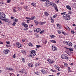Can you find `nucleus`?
I'll return each instance as SVG.
<instances>
[{
	"label": "nucleus",
	"instance_id": "obj_56",
	"mask_svg": "<svg viewBox=\"0 0 76 76\" xmlns=\"http://www.w3.org/2000/svg\"><path fill=\"white\" fill-rule=\"evenodd\" d=\"M6 43L7 44H9L10 42H6Z\"/></svg>",
	"mask_w": 76,
	"mask_h": 76
},
{
	"label": "nucleus",
	"instance_id": "obj_26",
	"mask_svg": "<svg viewBox=\"0 0 76 76\" xmlns=\"http://www.w3.org/2000/svg\"><path fill=\"white\" fill-rule=\"evenodd\" d=\"M45 31V30H42L41 31L40 33V34H43L44 32Z\"/></svg>",
	"mask_w": 76,
	"mask_h": 76
},
{
	"label": "nucleus",
	"instance_id": "obj_49",
	"mask_svg": "<svg viewBox=\"0 0 76 76\" xmlns=\"http://www.w3.org/2000/svg\"><path fill=\"white\" fill-rule=\"evenodd\" d=\"M21 70V71H20L19 72L20 73H23V69Z\"/></svg>",
	"mask_w": 76,
	"mask_h": 76
},
{
	"label": "nucleus",
	"instance_id": "obj_32",
	"mask_svg": "<svg viewBox=\"0 0 76 76\" xmlns=\"http://www.w3.org/2000/svg\"><path fill=\"white\" fill-rule=\"evenodd\" d=\"M36 66H39V63H37L36 64Z\"/></svg>",
	"mask_w": 76,
	"mask_h": 76
},
{
	"label": "nucleus",
	"instance_id": "obj_40",
	"mask_svg": "<svg viewBox=\"0 0 76 76\" xmlns=\"http://www.w3.org/2000/svg\"><path fill=\"white\" fill-rule=\"evenodd\" d=\"M66 53L68 55H70V52L69 51H67V52H66Z\"/></svg>",
	"mask_w": 76,
	"mask_h": 76
},
{
	"label": "nucleus",
	"instance_id": "obj_8",
	"mask_svg": "<svg viewBox=\"0 0 76 76\" xmlns=\"http://www.w3.org/2000/svg\"><path fill=\"white\" fill-rule=\"evenodd\" d=\"M55 69H56L58 71H60L61 69H60V68L57 65H56L55 66Z\"/></svg>",
	"mask_w": 76,
	"mask_h": 76
},
{
	"label": "nucleus",
	"instance_id": "obj_46",
	"mask_svg": "<svg viewBox=\"0 0 76 76\" xmlns=\"http://www.w3.org/2000/svg\"><path fill=\"white\" fill-rule=\"evenodd\" d=\"M55 10H56L57 11V12H58V9H57V8H55Z\"/></svg>",
	"mask_w": 76,
	"mask_h": 76
},
{
	"label": "nucleus",
	"instance_id": "obj_44",
	"mask_svg": "<svg viewBox=\"0 0 76 76\" xmlns=\"http://www.w3.org/2000/svg\"><path fill=\"white\" fill-rule=\"evenodd\" d=\"M15 23V22H14V23L12 24L13 26H15V25H16V23Z\"/></svg>",
	"mask_w": 76,
	"mask_h": 76
},
{
	"label": "nucleus",
	"instance_id": "obj_58",
	"mask_svg": "<svg viewBox=\"0 0 76 76\" xmlns=\"http://www.w3.org/2000/svg\"><path fill=\"white\" fill-rule=\"evenodd\" d=\"M30 21V20H27V23H29V21Z\"/></svg>",
	"mask_w": 76,
	"mask_h": 76
},
{
	"label": "nucleus",
	"instance_id": "obj_9",
	"mask_svg": "<svg viewBox=\"0 0 76 76\" xmlns=\"http://www.w3.org/2000/svg\"><path fill=\"white\" fill-rule=\"evenodd\" d=\"M47 60L49 61L50 63V64H53V63H54V61H53V60L51 59H47Z\"/></svg>",
	"mask_w": 76,
	"mask_h": 76
},
{
	"label": "nucleus",
	"instance_id": "obj_36",
	"mask_svg": "<svg viewBox=\"0 0 76 76\" xmlns=\"http://www.w3.org/2000/svg\"><path fill=\"white\" fill-rule=\"evenodd\" d=\"M51 42H53V43H56V41L54 40H52L51 41Z\"/></svg>",
	"mask_w": 76,
	"mask_h": 76
},
{
	"label": "nucleus",
	"instance_id": "obj_13",
	"mask_svg": "<svg viewBox=\"0 0 76 76\" xmlns=\"http://www.w3.org/2000/svg\"><path fill=\"white\" fill-rule=\"evenodd\" d=\"M2 20H4V21H5V22H7L9 21V19L7 18H3Z\"/></svg>",
	"mask_w": 76,
	"mask_h": 76
},
{
	"label": "nucleus",
	"instance_id": "obj_50",
	"mask_svg": "<svg viewBox=\"0 0 76 76\" xmlns=\"http://www.w3.org/2000/svg\"><path fill=\"white\" fill-rule=\"evenodd\" d=\"M6 69L7 70H10V68H8V67H6Z\"/></svg>",
	"mask_w": 76,
	"mask_h": 76
},
{
	"label": "nucleus",
	"instance_id": "obj_62",
	"mask_svg": "<svg viewBox=\"0 0 76 76\" xmlns=\"http://www.w3.org/2000/svg\"><path fill=\"white\" fill-rule=\"evenodd\" d=\"M35 23L37 25H38V22H37V21H35Z\"/></svg>",
	"mask_w": 76,
	"mask_h": 76
},
{
	"label": "nucleus",
	"instance_id": "obj_61",
	"mask_svg": "<svg viewBox=\"0 0 76 76\" xmlns=\"http://www.w3.org/2000/svg\"><path fill=\"white\" fill-rule=\"evenodd\" d=\"M29 57H32V55H29L28 56Z\"/></svg>",
	"mask_w": 76,
	"mask_h": 76
},
{
	"label": "nucleus",
	"instance_id": "obj_24",
	"mask_svg": "<svg viewBox=\"0 0 76 76\" xmlns=\"http://www.w3.org/2000/svg\"><path fill=\"white\" fill-rule=\"evenodd\" d=\"M28 45L29 46H30L31 47H34V45L32 44V43H29Z\"/></svg>",
	"mask_w": 76,
	"mask_h": 76
},
{
	"label": "nucleus",
	"instance_id": "obj_53",
	"mask_svg": "<svg viewBox=\"0 0 76 76\" xmlns=\"http://www.w3.org/2000/svg\"><path fill=\"white\" fill-rule=\"evenodd\" d=\"M22 25H23V26H24V25H25V23L23 22H22Z\"/></svg>",
	"mask_w": 76,
	"mask_h": 76
},
{
	"label": "nucleus",
	"instance_id": "obj_25",
	"mask_svg": "<svg viewBox=\"0 0 76 76\" xmlns=\"http://www.w3.org/2000/svg\"><path fill=\"white\" fill-rule=\"evenodd\" d=\"M68 13L69 15H72L73 14V12L71 11H69L68 12Z\"/></svg>",
	"mask_w": 76,
	"mask_h": 76
},
{
	"label": "nucleus",
	"instance_id": "obj_45",
	"mask_svg": "<svg viewBox=\"0 0 76 76\" xmlns=\"http://www.w3.org/2000/svg\"><path fill=\"white\" fill-rule=\"evenodd\" d=\"M26 19H29V20H31V18H28V17H26Z\"/></svg>",
	"mask_w": 76,
	"mask_h": 76
},
{
	"label": "nucleus",
	"instance_id": "obj_30",
	"mask_svg": "<svg viewBox=\"0 0 76 76\" xmlns=\"http://www.w3.org/2000/svg\"><path fill=\"white\" fill-rule=\"evenodd\" d=\"M14 22H18V19L16 18L15 19Z\"/></svg>",
	"mask_w": 76,
	"mask_h": 76
},
{
	"label": "nucleus",
	"instance_id": "obj_15",
	"mask_svg": "<svg viewBox=\"0 0 76 76\" xmlns=\"http://www.w3.org/2000/svg\"><path fill=\"white\" fill-rule=\"evenodd\" d=\"M41 72L43 74H45V73H47V72L45 71V70H44V69H42L41 70Z\"/></svg>",
	"mask_w": 76,
	"mask_h": 76
},
{
	"label": "nucleus",
	"instance_id": "obj_55",
	"mask_svg": "<svg viewBox=\"0 0 76 76\" xmlns=\"http://www.w3.org/2000/svg\"><path fill=\"white\" fill-rule=\"evenodd\" d=\"M13 58H16V56L15 54L13 56Z\"/></svg>",
	"mask_w": 76,
	"mask_h": 76
},
{
	"label": "nucleus",
	"instance_id": "obj_14",
	"mask_svg": "<svg viewBox=\"0 0 76 76\" xmlns=\"http://www.w3.org/2000/svg\"><path fill=\"white\" fill-rule=\"evenodd\" d=\"M31 4L32 6H34V7H37V4L35 3H31Z\"/></svg>",
	"mask_w": 76,
	"mask_h": 76
},
{
	"label": "nucleus",
	"instance_id": "obj_39",
	"mask_svg": "<svg viewBox=\"0 0 76 76\" xmlns=\"http://www.w3.org/2000/svg\"><path fill=\"white\" fill-rule=\"evenodd\" d=\"M36 46H37V48H39V47H41L40 45H36Z\"/></svg>",
	"mask_w": 76,
	"mask_h": 76
},
{
	"label": "nucleus",
	"instance_id": "obj_12",
	"mask_svg": "<svg viewBox=\"0 0 76 76\" xmlns=\"http://www.w3.org/2000/svg\"><path fill=\"white\" fill-rule=\"evenodd\" d=\"M28 65L29 67H34V65L31 63H29Z\"/></svg>",
	"mask_w": 76,
	"mask_h": 76
},
{
	"label": "nucleus",
	"instance_id": "obj_47",
	"mask_svg": "<svg viewBox=\"0 0 76 76\" xmlns=\"http://www.w3.org/2000/svg\"><path fill=\"white\" fill-rule=\"evenodd\" d=\"M51 22L52 23H54V19H53L52 20H51Z\"/></svg>",
	"mask_w": 76,
	"mask_h": 76
},
{
	"label": "nucleus",
	"instance_id": "obj_7",
	"mask_svg": "<svg viewBox=\"0 0 76 76\" xmlns=\"http://www.w3.org/2000/svg\"><path fill=\"white\" fill-rule=\"evenodd\" d=\"M52 50L53 51H56V50H57V48L54 46H52Z\"/></svg>",
	"mask_w": 76,
	"mask_h": 76
},
{
	"label": "nucleus",
	"instance_id": "obj_43",
	"mask_svg": "<svg viewBox=\"0 0 76 76\" xmlns=\"http://www.w3.org/2000/svg\"><path fill=\"white\" fill-rule=\"evenodd\" d=\"M24 9H26V10H27V9H28V7H27V6H25Z\"/></svg>",
	"mask_w": 76,
	"mask_h": 76
},
{
	"label": "nucleus",
	"instance_id": "obj_54",
	"mask_svg": "<svg viewBox=\"0 0 76 76\" xmlns=\"http://www.w3.org/2000/svg\"><path fill=\"white\" fill-rule=\"evenodd\" d=\"M14 12H16V10L15 9H13Z\"/></svg>",
	"mask_w": 76,
	"mask_h": 76
},
{
	"label": "nucleus",
	"instance_id": "obj_6",
	"mask_svg": "<svg viewBox=\"0 0 76 76\" xmlns=\"http://www.w3.org/2000/svg\"><path fill=\"white\" fill-rule=\"evenodd\" d=\"M16 45L17 47H18V48H20V47H22L21 45H20V43L19 42H16Z\"/></svg>",
	"mask_w": 76,
	"mask_h": 76
},
{
	"label": "nucleus",
	"instance_id": "obj_16",
	"mask_svg": "<svg viewBox=\"0 0 76 76\" xmlns=\"http://www.w3.org/2000/svg\"><path fill=\"white\" fill-rule=\"evenodd\" d=\"M36 32H41V29L39 28H36Z\"/></svg>",
	"mask_w": 76,
	"mask_h": 76
},
{
	"label": "nucleus",
	"instance_id": "obj_3",
	"mask_svg": "<svg viewBox=\"0 0 76 76\" xmlns=\"http://www.w3.org/2000/svg\"><path fill=\"white\" fill-rule=\"evenodd\" d=\"M61 57L62 59H65V60H69V57L67 56L66 54H64L62 55L61 56Z\"/></svg>",
	"mask_w": 76,
	"mask_h": 76
},
{
	"label": "nucleus",
	"instance_id": "obj_42",
	"mask_svg": "<svg viewBox=\"0 0 76 76\" xmlns=\"http://www.w3.org/2000/svg\"><path fill=\"white\" fill-rule=\"evenodd\" d=\"M71 34H75V31H73V30L71 31Z\"/></svg>",
	"mask_w": 76,
	"mask_h": 76
},
{
	"label": "nucleus",
	"instance_id": "obj_27",
	"mask_svg": "<svg viewBox=\"0 0 76 76\" xmlns=\"http://www.w3.org/2000/svg\"><path fill=\"white\" fill-rule=\"evenodd\" d=\"M24 26L25 28H28V25L27 24H25Z\"/></svg>",
	"mask_w": 76,
	"mask_h": 76
},
{
	"label": "nucleus",
	"instance_id": "obj_37",
	"mask_svg": "<svg viewBox=\"0 0 76 76\" xmlns=\"http://www.w3.org/2000/svg\"><path fill=\"white\" fill-rule=\"evenodd\" d=\"M50 37H51V38H54V37H55V36L54 35H50Z\"/></svg>",
	"mask_w": 76,
	"mask_h": 76
},
{
	"label": "nucleus",
	"instance_id": "obj_35",
	"mask_svg": "<svg viewBox=\"0 0 76 76\" xmlns=\"http://www.w3.org/2000/svg\"><path fill=\"white\" fill-rule=\"evenodd\" d=\"M64 65L66 67H68L69 66V65H68L67 64L65 63L64 64Z\"/></svg>",
	"mask_w": 76,
	"mask_h": 76
},
{
	"label": "nucleus",
	"instance_id": "obj_19",
	"mask_svg": "<svg viewBox=\"0 0 76 76\" xmlns=\"http://www.w3.org/2000/svg\"><path fill=\"white\" fill-rule=\"evenodd\" d=\"M36 75H40V74H41L40 72H39V71H36Z\"/></svg>",
	"mask_w": 76,
	"mask_h": 76
},
{
	"label": "nucleus",
	"instance_id": "obj_5",
	"mask_svg": "<svg viewBox=\"0 0 76 76\" xmlns=\"http://www.w3.org/2000/svg\"><path fill=\"white\" fill-rule=\"evenodd\" d=\"M30 53L31 54H32L34 56H35L37 54L36 52L34 50H32L30 51Z\"/></svg>",
	"mask_w": 76,
	"mask_h": 76
},
{
	"label": "nucleus",
	"instance_id": "obj_17",
	"mask_svg": "<svg viewBox=\"0 0 76 76\" xmlns=\"http://www.w3.org/2000/svg\"><path fill=\"white\" fill-rule=\"evenodd\" d=\"M45 23H46V21H45L44 22H39V24H40V25H44V24H45Z\"/></svg>",
	"mask_w": 76,
	"mask_h": 76
},
{
	"label": "nucleus",
	"instance_id": "obj_10",
	"mask_svg": "<svg viewBox=\"0 0 76 76\" xmlns=\"http://www.w3.org/2000/svg\"><path fill=\"white\" fill-rule=\"evenodd\" d=\"M66 7L67 9L69 10H72V8H71V7H70L69 5H67L66 6Z\"/></svg>",
	"mask_w": 76,
	"mask_h": 76
},
{
	"label": "nucleus",
	"instance_id": "obj_48",
	"mask_svg": "<svg viewBox=\"0 0 76 76\" xmlns=\"http://www.w3.org/2000/svg\"><path fill=\"white\" fill-rule=\"evenodd\" d=\"M51 71H52V72H56V71L54 70L53 69H51Z\"/></svg>",
	"mask_w": 76,
	"mask_h": 76
},
{
	"label": "nucleus",
	"instance_id": "obj_57",
	"mask_svg": "<svg viewBox=\"0 0 76 76\" xmlns=\"http://www.w3.org/2000/svg\"><path fill=\"white\" fill-rule=\"evenodd\" d=\"M47 40H46L44 42L45 44H47Z\"/></svg>",
	"mask_w": 76,
	"mask_h": 76
},
{
	"label": "nucleus",
	"instance_id": "obj_4",
	"mask_svg": "<svg viewBox=\"0 0 76 76\" xmlns=\"http://www.w3.org/2000/svg\"><path fill=\"white\" fill-rule=\"evenodd\" d=\"M64 42L66 45L70 46V47L72 46V43L69 41H65Z\"/></svg>",
	"mask_w": 76,
	"mask_h": 76
},
{
	"label": "nucleus",
	"instance_id": "obj_11",
	"mask_svg": "<svg viewBox=\"0 0 76 76\" xmlns=\"http://www.w3.org/2000/svg\"><path fill=\"white\" fill-rule=\"evenodd\" d=\"M9 50L7 49H6V50H5L4 51V53L5 54H7L9 53Z\"/></svg>",
	"mask_w": 76,
	"mask_h": 76
},
{
	"label": "nucleus",
	"instance_id": "obj_2",
	"mask_svg": "<svg viewBox=\"0 0 76 76\" xmlns=\"http://www.w3.org/2000/svg\"><path fill=\"white\" fill-rule=\"evenodd\" d=\"M6 18V15L2 12H1L0 13V19L1 20H2L3 19Z\"/></svg>",
	"mask_w": 76,
	"mask_h": 76
},
{
	"label": "nucleus",
	"instance_id": "obj_1",
	"mask_svg": "<svg viewBox=\"0 0 76 76\" xmlns=\"http://www.w3.org/2000/svg\"><path fill=\"white\" fill-rule=\"evenodd\" d=\"M66 12H64L61 13V15H63V17L64 19L66 20H69L70 19V15H69L67 14H65Z\"/></svg>",
	"mask_w": 76,
	"mask_h": 76
},
{
	"label": "nucleus",
	"instance_id": "obj_34",
	"mask_svg": "<svg viewBox=\"0 0 76 76\" xmlns=\"http://www.w3.org/2000/svg\"><path fill=\"white\" fill-rule=\"evenodd\" d=\"M69 50L70 51H73V49H72V48H69Z\"/></svg>",
	"mask_w": 76,
	"mask_h": 76
},
{
	"label": "nucleus",
	"instance_id": "obj_29",
	"mask_svg": "<svg viewBox=\"0 0 76 76\" xmlns=\"http://www.w3.org/2000/svg\"><path fill=\"white\" fill-rule=\"evenodd\" d=\"M63 31H61V30H59L58 31V33H59V34H62V32H63Z\"/></svg>",
	"mask_w": 76,
	"mask_h": 76
},
{
	"label": "nucleus",
	"instance_id": "obj_38",
	"mask_svg": "<svg viewBox=\"0 0 76 76\" xmlns=\"http://www.w3.org/2000/svg\"><path fill=\"white\" fill-rule=\"evenodd\" d=\"M55 1H56V3H60V1H59V0H56Z\"/></svg>",
	"mask_w": 76,
	"mask_h": 76
},
{
	"label": "nucleus",
	"instance_id": "obj_18",
	"mask_svg": "<svg viewBox=\"0 0 76 76\" xmlns=\"http://www.w3.org/2000/svg\"><path fill=\"white\" fill-rule=\"evenodd\" d=\"M45 6L47 7H49V6H50V4L49 3H45Z\"/></svg>",
	"mask_w": 76,
	"mask_h": 76
},
{
	"label": "nucleus",
	"instance_id": "obj_31",
	"mask_svg": "<svg viewBox=\"0 0 76 76\" xmlns=\"http://www.w3.org/2000/svg\"><path fill=\"white\" fill-rule=\"evenodd\" d=\"M49 4V6H52L53 5V3L52 2H48Z\"/></svg>",
	"mask_w": 76,
	"mask_h": 76
},
{
	"label": "nucleus",
	"instance_id": "obj_21",
	"mask_svg": "<svg viewBox=\"0 0 76 76\" xmlns=\"http://www.w3.org/2000/svg\"><path fill=\"white\" fill-rule=\"evenodd\" d=\"M45 14L46 16H48V15H49L48 13V12H45Z\"/></svg>",
	"mask_w": 76,
	"mask_h": 76
},
{
	"label": "nucleus",
	"instance_id": "obj_60",
	"mask_svg": "<svg viewBox=\"0 0 76 76\" xmlns=\"http://www.w3.org/2000/svg\"><path fill=\"white\" fill-rule=\"evenodd\" d=\"M0 23L1 24H3V22L1 21V20H0Z\"/></svg>",
	"mask_w": 76,
	"mask_h": 76
},
{
	"label": "nucleus",
	"instance_id": "obj_51",
	"mask_svg": "<svg viewBox=\"0 0 76 76\" xmlns=\"http://www.w3.org/2000/svg\"><path fill=\"white\" fill-rule=\"evenodd\" d=\"M22 8H21V7H19L18 8L19 10H22Z\"/></svg>",
	"mask_w": 76,
	"mask_h": 76
},
{
	"label": "nucleus",
	"instance_id": "obj_59",
	"mask_svg": "<svg viewBox=\"0 0 76 76\" xmlns=\"http://www.w3.org/2000/svg\"><path fill=\"white\" fill-rule=\"evenodd\" d=\"M10 71H11V70L13 71V70H14V69H12V68H11L10 69Z\"/></svg>",
	"mask_w": 76,
	"mask_h": 76
},
{
	"label": "nucleus",
	"instance_id": "obj_63",
	"mask_svg": "<svg viewBox=\"0 0 76 76\" xmlns=\"http://www.w3.org/2000/svg\"><path fill=\"white\" fill-rule=\"evenodd\" d=\"M14 18H15V17H11V19H14Z\"/></svg>",
	"mask_w": 76,
	"mask_h": 76
},
{
	"label": "nucleus",
	"instance_id": "obj_23",
	"mask_svg": "<svg viewBox=\"0 0 76 76\" xmlns=\"http://www.w3.org/2000/svg\"><path fill=\"white\" fill-rule=\"evenodd\" d=\"M62 34H64V35H68V34L65 33L64 31H62Z\"/></svg>",
	"mask_w": 76,
	"mask_h": 76
},
{
	"label": "nucleus",
	"instance_id": "obj_28",
	"mask_svg": "<svg viewBox=\"0 0 76 76\" xmlns=\"http://www.w3.org/2000/svg\"><path fill=\"white\" fill-rule=\"evenodd\" d=\"M21 52L22 53H23V54H26V51L24 50H21Z\"/></svg>",
	"mask_w": 76,
	"mask_h": 76
},
{
	"label": "nucleus",
	"instance_id": "obj_52",
	"mask_svg": "<svg viewBox=\"0 0 76 76\" xmlns=\"http://www.w3.org/2000/svg\"><path fill=\"white\" fill-rule=\"evenodd\" d=\"M11 0H8L7 1V3H10Z\"/></svg>",
	"mask_w": 76,
	"mask_h": 76
},
{
	"label": "nucleus",
	"instance_id": "obj_20",
	"mask_svg": "<svg viewBox=\"0 0 76 76\" xmlns=\"http://www.w3.org/2000/svg\"><path fill=\"white\" fill-rule=\"evenodd\" d=\"M35 18V16H33L30 18V20H34Z\"/></svg>",
	"mask_w": 76,
	"mask_h": 76
},
{
	"label": "nucleus",
	"instance_id": "obj_22",
	"mask_svg": "<svg viewBox=\"0 0 76 76\" xmlns=\"http://www.w3.org/2000/svg\"><path fill=\"white\" fill-rule=\"evenodd\" d=\"M23 73H25V75H28V73H27V72H26V70H25V69H23Z\"/></svg>",
	"mask_w": 76,
	"mask_h": 76
},
{
	"label": "nucleus",
	"instance_id": "obj_33",
	"mask_svg": "<svg viewBox=\"0 0 76 76\" xmlns=\"http://www.w3.org/2000/svg\"><path fill=\"white\" fill-rule=\"evenodd\" d=\"M21 59L23 63H25V58H22Z\"/></svg>",
	"mask_w": 76,
	"mask_h": 76
},
{
	"label": "nucleus",
	"instance_id": "obj_41",
	"mask_svg": "<svg viewBox=\"0 0 76 76\" xmlns=\"http://www.w3.org/2000/svg\"><path fill=\"white\" fill-rule=\"evenodd\" d=\"M56 17H57V15H55L53 16V18H56Z\"/></svg>",
	"mask_w": 76,
	"mask_h": 76
},
{
	"label": "nucleus",
	"instance_id": "obj_64",
	"mask_svg": "<svg viewBox=\"0 0 76 76\" xmlns=\"http://www.w3.org/2000/svg\"><path fill=\"white\" fill-rule=\"evenodd\" d=\"M74 48H75V50H76V45H75Z\"/></svg>",
	"mask_w": 76,
	"mask_h": 76
}]
</instances>
